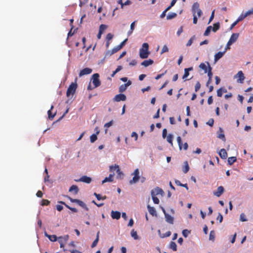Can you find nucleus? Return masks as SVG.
<instances>
[{
    "label": "nucleus",
    "instance_id": "obj_30",
    "mask_svg": "<svg viewBox=\"0 0 253 253\" xmlns=\"http://www.w3.org/2000/svg\"><path fill=\"white\" fill-rule=\"evenodd\" d=\"M169 248L172 250L173 251H176L177 250V245L176 243L174 242H171L169 246Z\"/></svg>",
    "mask_w": 253,
    "mask_h": 253
},
{
    "label": "nucleus",
    "instance_id": "obj_42",
    "mask_svg": "<svg viewBox=\"0 0 253 253\" xmlns=\"http://www.w3.org/2000/svg\"><path fill=\"white\" fill-rule=\"evenodd\" d=\"M107 26L104 24H101L99 27V31L101 33H103V32L107 29Z\"/></svg>",
    "mask_w": 253,
    "mask_h": 253
},
{
    "label": "nucleus",
    "instance_id": "obj_45",
    "mask_svg": "<svg viewBox=\"0 0 253 253\" xmlns=\"http://www.w3.org/2000/svg\"><path fill=\"white\" fill-rule=\"evenodd\" d=\"M50 204V201L48 200L43 199L42 201L41 205L42 206H48Z\"/></svg>",
    "mask_w": 253,
    "mask_h": 253
},
{
    "label": "nucleus",
    "instance_id": "obj_14",
    "mask_svg": "<svg viewBox=\"0 0 253 253\" xmlns=\"http://www.w3.org/2000/svg\"><path fill=\"white\" fill-rule=\"evenodd\" d=\"M92 72V69L89 68H85L82 70L79 73V77L90 74Z\"/></svg>",
    "mask_w": 253,
    "mask_h": 253
},
{
    "label": "nucleus",
    "instance_id": "obj_31",
    "mask_svg": "<svg viewBox=\"0 0 253 253\" xmlns=\"http://www.w3.org/2000/svg\"><path fill=\"white\" fill-rule=\"evenodd\" d=\"M99 232L98 231L97 233V235H96V238L95 239V240L93 242L92 245H91V248H94L95 247L98 242V241H99Z\"/></svg>",
    "mask_w": 253,
    "mask_h": 253
},
{
    "label": "nucleus",
    "instance_id": "obj_57",
    "mask_svg": "<svg viewBox=\"0 0 253 253\" xmlns=\"http://www.w3.org/2000/svg\"><path fill=\"white\" fill-rule=\"evenodd\" d=\"M214 120L213 119H210L209 121L207 123V124L211 126H212L213 125Z\"/></svg>",
    "mask_w": 253,
    "mask_h": 253
},
{
    "label": "nucleus",
    "instance_id": "obj_4",
    "mask_svg": "<svg viewBox=\"0 0 253 253\" xmlns=\"http://www.w3.org/2000/svg\"><path fill=\"white\" fill-rule=\"evenodd\" d=\"M99 78V75L98 73L94 74L92 76V84L94 85V88L97 87L101 84V82Z\"/></svg>",
    "mask_w": 253,
    "mask_h": 253
},
{
    "label": "nucleus",
    "instance_id": "obj_39",
    "mask_svg": "<svg viewBox=\"0 0 253 253\" xmlns=\"http://www.w3.org/2000/svg\"><path fill=\"white\" fill-rule=\"evenodd\" d=\"M212 30V27L211 26H208L207 28V29L206 30L205 33H204V36H208L211 30Z\"/></svg>",
    "mask_w": 253,
    "mask_h": 253
},
{
    "label": "nucleus",
    "instance_id": "obj_54",
    "mask_svg": "<svg viewBox=\"0 0 253 253\" xmlns=\"http://www.w3.org/2000/svg\"><path fill=\"white\" fill-rule=\"evenodd\" d=\"M200 87H201V84L199 82H197L196 84L195 87V91L196 92L198 91L199 90V89L200 88Z\"/></svg>",
    "mask_w": 253,
    "mask_h": 253
},
{
    "label": "nucleus",
    "instance_id": "obj_7",
    "mask_svg": "<svg viewBox=\"0 0 253 253\" xmlns=\"http://www.w3.org/2000/svg\"><path fill=\"white\" fill-rule=\"evenodd\" d=\"M133 174L134 175L133 177L132 178V179L130 180L129 181V184H132L134 183H136L138 180L140 178L139 174V171L138 169H136L134 171Z\"/></svg>",
    "mask_w": 253,
    "mask_h": 253
},
{
    "label": "nucleus",
    "instance_id": "obj_35",
    "mask_svg": "<svg viewBox=\"0 0 253 253\" xmlns=\"http://www.w3.org/2000/svg\"><path fill=\"white\" fill-rule=\"evenodd\" d=\"M131 236L135 240L138 239V236L137 235V232L135 231L134 229L132 230V231H131Z\"/></svg>",
    "mask_w": 253,
    "mask_h": 253
},
{
    "label": "nucleus",
    "instance_id": "obj_27",
    "mask_svg": "<svg viewBox=\"0 0 253 253\" xmlns=\"http://www.w3.org/2000/svg\"><path fill=\"white\" fill-rule=\"evenodd\" d=\"M147 208L151 214L152 215H156V211L153 207H151L149 205H148Z\"/></svg>",
    "mask_w": 253,
    "mask_h": 253
},
{
    "label": "nucleus",
    "instance_id": "obj_58",
    "mask_svg": "<svg viewBox=\"0 0 253 253\" xmlns=\"http://www.w3.org/2000/svg\"><path fill=\"white\" fill-rule=\"evenodd\" d=\"M217 95L218 97H221L222 95V88L218 89L217 91Z\"/></svg>",
    "mask_w": 253,
    "mask_h": 253
},
{
    "label": "nucleus",
    "instance_id": "obj_36",
    "mask_svg": "<svg viewBox=\"0 0 253 253\" xmlns=\"http://www.w3.org/2000/svg\"><path fill=\"white\" fill-rule=\"evenodd\" d=\"M121 49H122V48L120 47V46L119 45H117V46L114 47L112 49L111 52L110 53V54H113L116 53L119 50H120Z\"/></svg>",
    "mask_w": 253,
    "mask_h": 253
},
{
    "label": "nucleus",
    "instance_id": "obj_40",
    "mask_svg": "<svg viewBox=\"0 0 253 253\" xmlns=\"http://www.w3.org/2000/svg\"><path fill=\"white\" fill-rule=\"evenodd\" d=\"M97 139V136L96 134H93L90 137V141L91 143L94 142Z\"/></svg>",
    "mask_w": 253,
    "mask_h": 253
},
{
    "label": "nucleus",
    "instance_id": "obj_25",
    "mask_svg": "<svg viewBox=\"0 0 253 253\" xmlns=\"http://www.w3.org/2000/svg\"><path fill=\"white\" fill-rule=\"evenodd\" d=\"M192 70H193V68L192 67H190V68H185L184 69V74L182 78L183 79H184L186 78H187L189 76V72L190 71H192Z\"/></svg>",
    "mask_w": 253,
    "mask_h": 253
},
{
    "label": "nucleus",
    "instance_id": "obj_49",
    "mask_svg": "<svg viewBox=\"0 0 253 253\" xmlns=\"http://www.w3.org/2000/svg\"><path fill=\"white\" fill-rule=\"evenodd\" d=\"M115 168H117L116 172L119 176H120L121 175H123L122 172L121 171L119 165L115 164Z\"/></svg>",
    "mask_w": 253,
    "mask_h": 253
},
{
    "label": "nucleus",
    "instance_id": "obj_62",
    "mask_svg": "<svg viewBox=\"0 0 253 253\" xmlns=\"http://www.w3.org/2000/svg\"><path fill=\"white\" fill-rule=\"evenodd\" d=\"M112 124H113V121L112 120V121H110L109 122L105 124L104 125V127H106L107 128L109 127L110 126H111L112 125Z\"/></svg>",
    "mask_w": 253,
    "mask_h": 253
},
{
    "label": "nucleus",
    "instance_id": "obj_37",
    "mask_svg": "<svg viewBox=\"0 0 253 253\" xmlns=\"http://www.w3.org/2000/svg\"><path fill=\"white\" fill-rule=\"evenodd\" d=\"M122 69V67L121 66H118L116 69L113 72V73L111 75L112 77H114L116 74L120 71Z\"/></svg>",
    "mask_w": 253,
    "mask_h": 253
},
{
    "label": "nucleus",
    "instance_id": "obj_56",
    "mask_svg": "<svg viewBox=\"0 0 253 253\" xmlns=\"http://www.w3.org/2000/svg\"><path fill=\"white\" fill-rule=\"evenodd\" d=\"M214 11H215V10H213L211 13V17L210 18V19H209V23L208 24H210L211 21L212 20H213V19L214 18Z\"/></svg>",
    "mask_w": 253,
    "mask_h": 253
},
{
    "label": "nucleus",
    "instance_id": "obj_29",
    "mask_svg": "<svg viewBox=\"0 0 253 253\" xmlns=\"http://www.w3.org/2000/svg\"><path fill=\"white\" fill-rule=\"evenodd\" d=\"M237 160L236 157H231L228 159V163L229 165H232Z\"/></svg>",
    "mask_w": 253,
    "mask_h": 253
},
{
    "label": "nucleus",
    "instance_id": "obj_5",
    "mask_svg": "<svg viewBox=\"0 0 253 253\" xmlns=\"http://www.w3.org/2000/svg\"><path fill=\"white\" fill-rule=\"evenodd\" d=\"M68 198L72 203H77L78 205H79L80 206L84 208L86 211H88L89 209L88 207L83 201L79 199H73L70 197H68Z\"/></svg>",
    "mask_w": 253,
    "mask_h": 253
},
{
    "label": "nucleus",
    "instance_id": "obj_41",
    "mask_svg": "<svg viewBox=\"0 0 253 253\" xmlns=\"http://www.w3.org/2000/svg\"><path fill=\"white\" fill-rule=\"evenodd\" d=\"M240 220L242 222L247 221L248 220L245 213H242L240 214Z\"/></svg>",
    "mask_w": 253,
    "mask_h": 253
},
{
    "label": "nucleus",
    "instance_id": "obj_50",
    "mask_svg": "<svg viewBox=\"0 0 253 253\" xmlns=\"http://www.w3.org/2000/svg\"><path fill=\"white\" fill-rule=\"evenodd\" d=\"M169 51V48L168 47V46L167 45H164L162 49V50H161V54H162L165 52H168Z\"/></svg>",
    "mask_w": 253,
    "mask_h": 253
},
{
    "label": "nucleus",
    "instance_id": "obj_3",
    "mask_svg": "<svg viewBox=\"0 0 253 253\" xmlns=\"http://www.w3.org/2000/svg\"><path fill=\"white\" fill-rule=\"evenodd\" d=\"M77 88V84L76 83H72L68 87L66 95L67 97H69L71 95H73L76 92Z\"/></svg>",
    "mask_w": 253,
    "mask_h": 253
},
{
    "label": "nucleus",
    "instance_id": "obj_20",
    "mask_svg": "<svg viewBox=\"0 0 253 253\" xmlns=\"http://www.w3.org/2000/svg\"><path fill=\"white\" fill-rule=\"evenodd\" d=\"M239 33H234L231 35L229 41L231 42L232 43H233L237 41L239 37Z\"/></svg>",
    "mask_w": 253,
    "mask_h": 253
},
{
    "label": "nucleus",
    "instance_id": "obj_18",
    "mask_svg": "<svg viewBox=\"0 0 253 253\" xmlns=\"http://www.w3.org/2000/svg\"><path fill=\"white\" fill-rule=\"evenodd\" d=\"M111 216L113 219H118L120 218L121 213L118 211H113L111 212Z\"/></svg>",
    "mask_w": 253,
    "mask_h": 253
},
{
    "label": "nucleus",
    "instance_id": "obj_1",
    "mask_svg": "<svg viewBox=\"0 0 253 253\" xmlns=\"http://www.w3.org/2000/svg\"><path fill=\"white\" fill-rule=\"evenodd\" d=\"M148 49L149 44L146 42L143 43L139 50V56L141 58L145 59L148 57L150 53Z\"/></svg>",
    "mask_w": 253,
    "mask_h": 253
},
{
    "label": "nucleus",
    "instance_id": "obj_2",
    "mask_svg": "<svg viewBox=\"0 0 253 253\" xmlns=\"http://www.w3.org/2000/svg\"><path fill=\"white\" fill-rule=\"evenodd\" d=\"M192 12L193 15H196L197 13L198 18H200L203 14L202 10L200 8V4L197 2H195L192 7Z\"/></svg>",
    "mask_w": 253,
    "mask_h": 253
},
{
    "label": "nucleus",
    "instance_id": "obj_15",
    "mask_svg": "<svg viewBox=\"0 0 253 253\" xmlns=\"http://www.w3.org/2000/svg\"><path fill=\"white\" fill-rule=\"evenodd\" d=\"M224 191V189L223 187L220 186L217 188L216 191L213 192V195L219 197L223 193Z\"/></svg>",
    "mask_w": 253,
    "mask_h": 253
},
{
    "label": "nucleus",
    "instance_id": "obj_16",
    "mask_svg": "<svg viewBox=\"0 0 253 253\" xmlns=\"http://www.w3.org/2000/svg\"><path fill=\"white\" fill-rule=\"evenodd\" d=\"M225 52V51H223V52L219 51L216 53L214 55V62H216L218 60H219L224 55Z\"/></svg>",
    "mask_w": 253,
    "mask_h": 253
},
{
    "label": "nucleus",
    "instance_id": "obj_51",
    "mask_svg": "<svg viewBox=\"0 0 253 253\" xmlns=\"http://www.w3.org/2000/svg\"><path fill=\"white\" fill-rule=\"evenodd\" d=\"M114 35L112 34L111 33H109L107 35L106 37V40L107 41H110L113 38Z\"/></svg>",
    "mask_w": 253,
    "mask_h": 253
},
{
    "label": "nucleus",
    "instance_id": "obj_13",
    "mask_svg": "<svg viewBox=\"0 0 253 253\" xmlns=\"http://www.w3.org/2000/svg\"><path fill=\"white\" fill-rule=\"evenodd\" d=\"M217 137L222 140H223L224 142L226 141L225 135L224 134V131L223 129L221 127L219 128V130L217 131Z\"/></svg>",
    "mask_w": 253,
    "mask_h": 253
},
{
    "label": "nucleus",
    "instance_id": "obj_12",
    "mask_svg": "<svg viewBox=\"0 0 253 253\" xmlns=\"http://www.w3.org/2000/svg\"><path fill=\"white\" fill-rule=\"evenodd\" d=\"M131 84V82L130 81H128V82L125 84H122L119 88V91L120 93H123L126 91L127 87Z\"/></svg>",
    "mask_w": 253,
    "mask_h": 253
},
{
    "label": "nucleus",
    "instance_id": "obj_52",
    "mask_svg": "<svg viewBox=\"0 0 253 253\" xmlns=\"http://www.w3.org/2000/svg\"><path fill=\"white\" fill-rule=\"evenodd\" d=\"M215 233L214 231H211L210 234L209 239L210 240H213L214 239Z\"/></svg>",
    "mask_w": 253,
    "mask_h": 253
},
{
    "label": "nucleus",
    "instance_id": "obj_47",
    "mask_svg": "<svg viewBox=\"0 0 253 253\" xmlns=\"http://www.w3.org/2000/svg\"><path fill=\"white\" fill-rule=\"evenodd\" d=\"M119 3L121 5V8H123L124 5H129L131 3V1H126L125 3H123V1H118Z\"/></svg>",
    "mask_w": 253,
    "mask_h": 253
},
{
    "label": "nucleus",
    "instance_id": "obj_6",
    "mask_svg": "<svg viewBox=\"0 0 253 253\" xmlns=\"http://www.w3.org/2000/svg\"><path fill=\"white\" fill-rule=\"evenodd\" d=\"M161 208L165 214L166 221L170 224H173L174 218L171 215H170L169 213L166 212V210L163 207H161Z\"/></svg>",
    "mask_w": 253,
    "mask_h": 253
},
{
    "label": "nucleus",
    "instance_id": "obj_23",
    "mask_svg": "<svg viewBox=\"0 0 253 253\" xmlns=\"http://www.w3.org/2000/svg\"><path fill=\"white\" fill-rule=\"evenodd\" d=\"M53 106L52 105L50 107V109L47 112L48 119L50 120H52L56 115V112L54 114H52L51 112V110L53 109Z\"/></svg>",
    "mask_w": 253,
    "mask_h": 253
},
{
    "label": "nucleus",
    "instance_id": "obj_8",
    "mask_svg": "<svg viewBox=\"0 0 253 253\" xmlns=\"http://www.w3.org/2000/svg\"><path fill=\"white\" fill-rule=\"evenodd\" d=\"M234 78H238L237 82L240 84L243 83L245 80L244 75L242 71H240L238 73L234 76Z\"/></svg>",
    "mask_w": 253,
    "mask_h": 253
},
{
    "label": "nucleus",
    "instance_id": "obj_26",
    "mask_svg": "<svg viewBox=\"0 0 253 253\" xmlns=\"http://www.w3.org/2000/svg\"><path fill=\"white\" fill-rule=\"evenodd\" d=\"M45 235L52 242H55L57 240V237L55 235H50L45 233Z\"/></svg>",
    "mask_w": 253,
    "mask_h": 253
},
{
    "label": "nucleus",
    "instance_id": "obj_55",
    "mask_svg": "<svg viewBox=\"0 0 253 253\" xmlns=\"http://www.w3.org/2000/svg\"><path fill=\"white\" fill-rule=\"evenodd\" d=\"M246 16H245V14H242L238 18L237 21H238L239 22L242 20H243L244 18H245Z\"/></svg>",
    "mask_w": 253,
    "mask_h": 253
},
{
    "label": "nucleus",
    "instance_id": "obj_43",
    "mask_svg": "<svg viewBox=\"0 0 253 253\" xmlns=\"http://www.w3.org/2000/svg\"><path fill=\"white\" fill-rule=\"evenodd\" d=\"M172 135L171 134H169L167 137V140L168 142L171 144V146L173 145L172 143Z\"/></svg>",
    "mask_w": 253,
    "mask_h": 253
},
{
    "label": "nucleus",
    "instance_id": "obj_46",
    "mask_svg": "<svg viewBox=\"0 0 253 253\" xmlns=\"http://www.w3.org/2000/svg\"><path fill=\"white\" fill-rule=\"evenodd\" d=\"M177 142H178V145H179V149H180V150H181L182 143L181 138V137L180 136H178L177 137Z\"/></svg>",
    "mask_w": 253,
    "mask_h": 253
},
{
    "label": "nucleus",
    "instance_id": "obj_24",
    "mask_svg": "<svg viewBox=\"0 0 253 253\" xmlns=\"http://www.w3.org/2000/svg\"><path fill=\"white\" fill-rule=\"evenodd\" d=\"M153 63V61L151 59L149 60H146L143 61L141 64L142 66H144V67H147L151 64H152Z\"/></svg>",
    "mask_w": 253,
    "mask_h": 253
},
{
    "label": "nucleus",
    "instance_id": "obj_59",
    "mask_svg": "<svg viewBox=\"0 0 253 253\" xmlns=\"http://www.w3.org/2000/svg\"><path fill=\"white\" fill-rule=\"evenodd\" d=\"M68 239H69V236L68 235H65L64 237H59V240H62V239H63L64 241H68Z\"/></svg>",
    "mask_w": 253,
    "mask_h": 253
},
{
    "label": "nucleus",
    "instance_id": "obj_10",
    "mask_svg": "<svg viewBox=\"0 0 253 253\" xmlns=\"http://www.w3.org/2000/svg\"><path fill=\"white\" fill-rule=\"evenodd\" d=\"M158 194V187L156 188L154 190H152L151 195L152 197L153 200V202L155 204H158V198L157 197V195Z\"/></svg>",
    "mask_w": 253,
    "mask_h": 253
},
{
    "label": "nucleus",
    "instance_id": "obj_64",
    "mask_svg": "<svg viewBox=\"0 0 253 253\" xmlns=\"http://www.w3.org/2000/svg\"><path fill=\"white\" fill-rule=\"evenodd\" d=\"M131 136L132 137H134L135 138V140H137V138H138V134H137L136 132H132L131 134Z\"/></svg>",
    "mask_w": 253,
    "mask_h": 253
},
{
    "label": "nucleus",
    "instance_id": "obj_44",
    "mask_svg": "<svg viewBox=\"0 0 253 253\" xmlns=\"http://www.w3.org/2000/svg\"><path fill=\"white\" fill-rule=\"evenodd\" d=\"M135 24V21H134L133 22H132L131 24L130 31L128 32V35H130L132 33V32L134 29Z\"/></svg>",
    "mask_w": 253,
    "mask_h": 253
},
{
    "label": "nucleus",
    "instance_id": "obj_17",
    "mask_svg": "<svg viewBox=\"0 0 253 253\" xmlns=\"http://www.w3.org/2000/svg\"><path fill=\"white\" fill-rule=\"evenodd\" d=\"M114 175H115L114 173H113L112 174H110V175H109V176L108 177H105L102 180V183L104 184L105 182L113 181V180H114L113 177H114Z\"/></svg>",
    "mask_w": 253,
    "mask_h": 253
},
{
    "label": "nucleus",
    "instance_id": "obj_22",
    "mask_svg": "<svg viewBox=\"0 0 253 253\" xmlns=\"http://www.w3.org/2000/svg\"><path fill=\"white\" fill-rule=\"evenodd\" d=\"M58 203L61 204H62V205H64L67 208H68V209L70 210L71 211H73L74 212H78V210H77V209H76L75 208H72V207H70L69 205H67L63 201H59Z\"/></svg>",
    "mask_w": 253,
    "mask_h": 253
},
{
    "label": "nucleus",
    "instance_id": "obj_38",
    "mask_svg": "<svg viewBox=\"0 0 253 253\" xmlns=\"http://www.w3.org/2000/svg\"><path fill=\"white\" fill-rule=\"evenodd\" d=\"M200 68L204 70V73H206L208 72V68L206 64L204 63H202L199 65Z\"/></svg>",
    "mask_w": 253,
    "mask_h": 253
},
{
    "label": "nucleus",
    "instance_id": "obj_32",
    "mask_svg": "<svg viewBox=\"0 0 253 253\" xmlns=\"http://www.w3.org/2000/svg\"><path fill=\"white\" fill-rule=\"evenodd\" d=\"M176 15H177V14L176 13H174V12L170 13L167 16V20L172 19L173 18H174L176 16Z\"/></svg>",
    "mask_w": 253,
    "mask_h": 253
},
{
    "label": "nucleus",
    "instance_id": "obj_48",
    "mask_svg": "<svg viewBox=\"0 0 253 253\" xmlns=\"http://www.w3.org/2000/svg\"><path fill=\"white\" fill-rule=\"evenodd\" d=\"M190 233V231L187 229H184L182 231V235L185 238L187 237Z\"/></svg>",
    "mask_w": 253,
    "mask_h": 253
},
{
    "label": "nucleus",
    "instance_id": "obj_33",
    "mask_svg": "<svg viewBox=\"0 0 253 253\" xmlns=\"http://www.w3.org/2000/svg\"><path fill=\"white\" fill-rule=\"evenodd\" d=\"M220 28V23L219 22L216 23L214 24L213 27L212 28V30L213 32H216Z\"/></svg>",
    "mask_w": 253,
    "mask_h": 253
},
{
    "label": "nucleus",
    "instance_id": "obj_21",
    "mask_svg": "<svg viewBox=\"0 0 253 253\" xmlns=\"http://www.w3.org/2000/svg\"><path fill=\"white\" fill-rule=\"evenodd\" d=\"M79 189L77 185H73L71 186L69 190V191L70 192H73L74 194H77L79 192Z\"/></svg>",
    "mask_w": 253,
    "mask_h": 253
},
{
    "label": "nucleus",
    "instance_id": "obj_63",
    "mask_svg": "<svg viewBox=\"0 0 253 253\" xmlns=\"http://www.w3.org/2000/svg\"><path fill=\"white\" fill-rule=\"evenodd\" d=\"M217 220H218L220 223L222 222L223 220V216L220 213H219L217 217Z\"/></svg>",
    "mask_w": 253,
    "mask_h": 253
},
{
    "label": "nucleus",
    "instance_id": "obj_9",
    "mask_svg": "<svg viewBox=\"0 0 253 253\" xmlns=\"http://www.w3.org/2000/svg\"><path fill=\"white\" fill-rule=\"evenodd\" d=\"M126 96L125 94H122V93L115 95V97L113 98V101L115 102H120L121 101H126Z\"/></svg>",
    "mask_w": 253,
    "mask_h": 253
},
{
    "label": "nucleus",
    "instance_id": "obj_19",
    "mask_svg": "<svg viewBox=\"0 0 253 253\" xmlns=\"http://www.w3.org/2000/svg\"><path fill=\"white\" fill-rule=\"evenodd\" d=\"M219 155L221 159H225L227 157V153L225 149L222 148L219 152Z\"/></svg>",
    "mask_w": 253,
    "mask_h": 253
},
{
    "label": "nucleus",
    "instance_id": "obj_11",
    "mask_svg": "<svg viewBox=\"0 0 253 253\" xmlns=\"http://www.w3.org/2000/svg\"><path fill=\"white\" fill-rule=\"evenodd\" d=\"M91 178L86 175L82 176L80 179L75 180L77 182H83L86 183H90L91 182Z\"/></svg>",
    "mask_w": 253,
    "mask_h": 253
},
{
    "label": "nucleus",
    "instance_id": "obj_53",
    "mask_svg": "<svg viewBox=\"0 0 253 253\" xmlns=\"http://www.w3.org/2000/svg\"><path fill=\"white\" fill-rule=\"evenodd\" d=\"M195 38V36H193L188 42L186 44V45L187 46H190L192 42H193V40Z\"/></svg>",
    "mask_w": 253,
    "mask_h": 253
},
{
    "label": "nucleus",
    "instance_id": "obj_61",
    "mask_svg": "<svg viewBox=\"0 0 253 253\" xmlns=\"http://www.w3.org/2000/svg\"><path fill=\"white\" fill-rule=\"evenodd\" d=\"M232 44V43L231 42H230L229 41L228 42L227 45L226 46V47L225 48V50H224V51H225V52L226 51V50H227L228 49H229L230 48V46Z\"/></svg>",
    "mask_w": 253,
    "mask_h": 253
},
{
    "label": "nucleus",
    "instance_id": "obj_34",
    "mask_svg": "<svg viewBox=\"0 0 253 253\" xmlns=\"http://www.w3.org/2000/svg\"><path fill=\"white\" fill-rule=\"evenodd\" d=\"M175 184L177 185H178V186H182V187H184L185 188H186V189L187 190H188V187L187 186V184H182L181 183L180 181H179L178 180H176L175 181Z\"/></svg>",
    "mask_w": 253,
    "mask_h": 253
},
{
    "label": "nucleus",
    "instance_id": "obj_60",
    "mask_svg": "<svg viewBox=\"0 0 253 253\" xmlns=\"http://www.w3.org/2000/svg\"><path fill=\"white\" fill-rule=\"evenodd\" d=\"M245 16L247 17L250 15L253 14V8L247 11L245 13Z\"/></svg>",
    "mask_w": 253,
    "mask_h": 253
},
{
    "label": "nucleus",
    "instance_id": "obj_28",
    "mask_svg": "<svg viewBox=\"0 0 253 253\" xmlns=\"http://www.w3.org/2000/svg\"><path fill=\"white\" fill-rule=\"evenodd\" d=\"M184 166L183 169V171L184 173H186L189 170V167L188 163L187 161L184 162Z\"/></svg>",
    "mask_w": 253,
    "mask_h": 253
}]
</instances>
